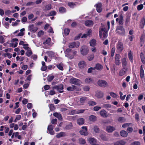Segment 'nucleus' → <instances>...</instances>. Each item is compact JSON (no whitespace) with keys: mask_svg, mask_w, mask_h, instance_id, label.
<instances>
[{"mask_svg":"<svg viewBox=\"0 0 145 145\" xmlns=\"http://www.w3.org/2000/svg\"><path fill=\"white\" fill-rule=\"evenodd\" d=\"M59 12L61 13L65 12L66 10V9L63 7H61L59 9Z\"/></svg>","mask_w":145,"mask_h":145,"instance_id":"obj_42","label":"nucleus"},{"mask_svg":"<svg viewBox=\"0 0 145 145\" xmlns=\"http://www.w3.org/2000/svg\"><path fill=\"white\" fill-rule=\"evenodd\" d=\"M100 137L101 139L103 140L107 141L109 140L108 138V137H106L104 134H101L100 135Z\"/></svg>","mask_w":145,"mask_h":145,"instance_id":"obj_26","label":"nucleus"},{"mask_svg":"<svg viewBox=\"0 0 145 145\" xmlns=\"http://www.w3.org/2000/svg\"><path fill=\"white\" fill-rule=\"evenodd\" d=\"M95 69V68L94 67H90L89 68L88 70V73H91L92 72V70H94Z\"/></svg>","mask_w":145,"mask_h":145,"instance_id":"obj_60","label":"nucleus"},{"mask_svg":"<svg viewBox=\"0 0 145 145\" xmlns=\"http://www.w3.org/2000/svg\"><path fill=\"white\" fill-rule=\"evenodd\" d=\"M96 41L95 40L93 39L90 41V44L91 46L94 47L96 44Z\"/></svg>","mask_w":145,"mask_h":145,"instance_id":"obj_34","label":"nucleus"},{"mask_svg":"<svg viewBox=\"0 0 145 145\" xmlns=\"http://www.w3.org/2000/svg\"><path fill=\"white\" fill-rule=\"evenodd\" d=\"M32 54V51L31 50V49H29L27 50V51L25 53V54L28 57L30 56Z\"/></svg>","mask_w":145,"mask_h":145,"instance_id":"obj_39","label":"nucleus"},{"mask_svg":"<svg viewBox=\"0 0 145 145\" xmlns=\"http://www.w3.org/2000/svg\"><path fill=\"white\" fill-rule=\"evenodd\" d=\"M56 14V12L52 11H51L50 12H49L48 14H47L45 15L46 16H55Z\"/></svg>","mask_w":145,"mask_h":145,"instance_id":"obj_36","label":"nucleus"},{"mask_svg":"<svg viewBox=\"0 0 145 145\" xmlns=\"http://www.w3.org/2000/svg\"><path fill=\"white\" fill-rule=\"evenodd\" d=\"M140 76L141 78H143L144 76V71H140Z\"/></svg>","mask_w":145,"mask_h":145,"instance_id":"obj_63","label":"nucleus"},{"mask_svg":"<svg viewBox=\"0 0 145 145\" xmlns=\"http://www.w3.org/2000/svg\"><path fill=\"white\" fill-rule=\"evenodd\" d=\"M65 134L64 132H61L57 134L56 135V137L57 138H59L63 137H65Z\"/></svg>","mask_w":145,"mask_h":145,"instance_id":"obj_32","label":"nucleus"},{"mask_svg":"<svg viewBox=\"0 0 145 145\" xmlns=\"http://www.w3.org/2000/svg\"><path fill=\"white\" fill-rule=\"evenodd\" d=\"M130 21V16H127L125 22V25H127L129 24Z\"/></svg>","mask_w":145,"mask_h":145,"instance_id":"obj_40","label":"nucleus"},{"mask_svg":"<svg viewBox=\"0 0 145 145\" xmlns=\"http://www.w3.org/2000/svg\"><path fill=\"white\" fill-rule=\"evenodd\" d=\"M54 77L53 76H48L47 80L48 82L51 81L54 79Z\"/></svg>","mask_w":145,"mask_h":145,"instance_id":"obj_47","label":"nucleus"},{"mask_svg":"<svg viewBox=\"0 0 145 145\" xmlns=\"http://www.w3.org/2000/svg\"><path fill=\"white\" fill-rule=\"evenodd\" d=\"M72 50L68 48L65 51V55H68L69 54L72 53Z\"/></svg>","mask_w":145,"mask_h":145,"instance_id":"obj_49","label":"nucleus"},{"mask_svg":"<svg viewBox=\"0 0 145 145\" xmlns=\"http://www.w3.org/2000/svg\"><path fill=\"white\" fill-rule=\"evenodd\" d=\"M52 88L53 89H56L57 90L59 89L62 90L63 89V86L62 84H60L53 87Z\"/></svg>","mask_w":145,"mask_h":145,"instance_id":"obj_25","label":"nucleus"},{"mask_svg":"<svg viewBox=\"0 0 145 145\" xmlns=\"http://www.w3.org/2000/svg\"><path fill=\"white\" fill-rule=\"evenodd\" d=\"M85 82L87 84H89L93 81V80L92 78L88 77L85 79Z\"/></svg>","mask_w":145,"mask_h":145,"instance_id":"obj_30","label":"nucleus"},{"mask_svg":"<svg viewBox=\"0 0 145 145\" xmlns=\"http://www.w3.org/2000/svg\"><path fill=\"white\" fill-rule=\"evenodd\" d=\"M86 65V63L84 61H80L78 64L79 67L81 69H83L85 67Z\"/></svg>","mask_w":145,"mask_h":145,"instance_id":"obj_12","label":"nucleus"},{"mask_svg":"<svg viewBox=\"0 0 145 145\" xmlns=\"http://www.w3.org/2000/svg\"><path fill=\"white\" fill-rule=\"evenodd\" d=\"M81 128L82 129L80 131V134L82 135L87 136L88 134L87 128L85 126H83Z\"/></svg>","mask_w":145,"mask_h":145,"instance_id":"obj_5","label":"nucleus"},{"mask_svg":"<svg viewBox=\"0 0 145 145\" xmlns=\"http://www.w3.org/2000/svg\"><path fill=\"white\" fill-rule=\"evenodd\" d=\"M106 130L108 133H111L115 130V128L110 126H108L106 127Z\"/></svg>","mask_w":145,"mask_h":145,"instance_id":"obj_21","label":"nucleus"},{"mask_svg":"<svg viewBox=\"0 0 145 145\" xmlns=\"http://www.w3.org/2000/svg\"><path fill=\"white\" fill-rule=\"evenodd\" d=\"M96 117L93 115H91L89 116V120L93 122L95 121L96 120Z\"/></svg>","mask_w":145,"mask_h":145,"instance_id":"obj_35","label":"nucleus"},{"mask_svg":"<svg viewBox=\"0 0 145 145\" xmlns=\"http://www.w3.org/2000/svg\"><path fill=\"white\" fill-rule=\"evenodd\" d=\"M95 96L98 98H101L103 97V93L101 91L98 90L96 92Z\"/></svg>","mask_w":145,"mask_h":145,"instance_id":"obj_15","label":"nucleus"},{"mask_svg":"<svg viewBox=\"0 0 145 145\" xmlns=\"http://www.w3.org/2000/svg\"><path fill=\"white\" fill-rule=\"evenodd\" d=\"M131 145H140V143L138 141H135L132 143Z\"/></svg>","mask_w":145,"mask_h":145,"instance_id":"obj_59","label":"nucleus"},{"mask_svg":"<svg viewBox=\"0 0 145 145\" xmlns=\"http://www.w3.org/2000/svg\"><path fill=\"white\" fill-rule=\"evenodd\" d=\"M125 143L126 142L125 141L120 140L114 142V145H125Z\"/></svg>","mask_w":145,"mask_h":145,"instance_id":"obj_14","label":"nucleus"},{"mask_svg":"<svg viewBox=\"0 0 145 145\" xmlns=\"http://www.w3.org/2000/svg\"><path fill=\"white\" fill-rule=\"evenodd\" d=\"M120 56L119 54H116V55L115 57V63L117 65H119L121 63L120 60Z\"/></svg>","mask_w":145,"mask_h":145,"instance_id":"obj_11","label":"nucleus"},{"mask_svg":"<svg viewBox=\"0 0 145 145\" xmlns=\"http://www.w3.org/2000/svg\"><path fill=\"white\" fill-rule=\"evenodd\" d=\"M94 131L96 133H98L99 132V129L98 127L97 126H94L93 127Z\"/></svg>","mask_w":145,"mask_h":145,"instance_id":"obj_45","label":"nucleus"},{"mask_svg":"<svg viewBox=\"0 0 145 145\" xmlns=\"http://www.w3.org/2000/svg\"><path fill=\"white\" fill-rule=\"evenodd\" d=\"M80 51L82 55L85 56L88 53L89 50L87 46H84L81 47Z\"/></svg>","mask_w":145,"mask_h":145,"instance_id":"obj_3","label":"nucleus"},{"mask_svg":"<svg viewBox=\"0 0 145 145\" xmlns=\"http://www.w3.org/2000/svg\"><path fill=\"white\" fill-rule=\"evenodd\" d=\"M56 66L57 68L60 70H63V65L61 64H59V65H57Z\"/></svg>","mask_w":145,"mask_h":145,"instance_id":"obj_48","label":"nucleus"},{"mask_svg":"<svg viewBox=\"0 0 145 145\" xmlns=\"http://www.w3.org/2000/svg\"><path fill=\"white\" fill-rule=\"evenodd\" d=\"M67 90L69 91H80L81 90L80 88L77 87L75 86L72 85L67 88Z\"/></svg>","mask_w":145,"mask_h":145,"instance_id":"obj_7","label":"nucleus"},{"mask_svg":"<svg viewBox=\"0 0 145 145\" xmlns=\"http://www.w3.org/2000/svg\"><path fill=\"white\" fill-rule=\"evenodd\" d=\"M83 89L85 91H88L89 90V88L88 86H85L83 87Z\"/></svg>","mask_w":145,"mask_h":145,"instance_id":"obj_55","label":"nucleus"},{"mask_svg":"<svg viewBox=\"0 0 145 145\" xmlns=\"http://www.w3.org/2000/svg\"><path fill=\"white\" fill-rule=\"evenodd\" d=\"M94 68L99 71H101L103 69V66L99 64H96L95 67Z\"/></svg>","mask_w":145,"mask_h":145,"instance_id":"obj_31","label":"nucleus"},{"mask_svg":"<svg viewBox=\"0 0 145 145\" xmlns=\"http://www.w3.org/2000/svg\"><path fill=\"white\" fill-rule=\"evenodd\" d=\"M70 30L68 29H65L64 30V33L66 35H68L69 32Z\"/></svg>","mask_w":145,"mask_h":145,"instance_id":"obj_56","label":"nucleus"},{"mask_svg":"<svg viewBox=\"0 0 145 145\" xmlns=\"http://www.w3.org/2000/svg\"><path fill=\"white\" fill-rule=\"evenodd\" d=\"M128 57L129 59V60L131 61H133V56H132V54L131 53V51H130L128 54Z\"/></svg>","mask_w":145,"mask_h":145,"instance_id":"obj_44","label":"nucleus"},{"mask_svg":"<svg viewBox=\"0 0 145 145\" xmlns=\"http://www.w3.org/2000/svg\"><path fill=\"white\" fill-rule=\"evenodd\" d=\"M51 41V39L49 38L46 39V40L43 42V44H46L49 43Z\"/></svg>","mask_w":145,"mask_h":145,"instance_id":"obj_50","label":"nucleus"},{"mask_svg":"<svg viewBox=\"0 0 145 145\" xmlns=\"http://www.w3.org/2000/svg\"><path fill=\"white\" fill-rule=\"evenodd\" d=\"M128 68L127 67H123L120 70L119 72V75L121 76L125 74L126 72L128 71Z\"/></svg>","mask_w":145,"mask_h":145,"instance_id":"obj_10","label":"nucleus"},{"mask_svg":"<svg viewBox=\"0 0 145 145\" xmlns=\"http://www.w3.org/2000/svg\"><path fill=\"white\" fill-rule=\"evenodd\" d=\"M72 125L71 123L70 124L67 125L65 127L66 129H69L72 128Z\"/></svg>","mask_w":145,"mask_h":145,"instance_id":"obj_52","label":"nucleus"},{"mask_svg":"<svg viewBox=\"0 0 145 145\" xmlns=\"http://www.w3.org/2000/svg\"><path fill=\"white\" fill-rule=\"evenodd\" d=\"M87 97H82L80 99V105H83L86 101Z\"/></svg>","mask_w":145,"mask_h":145,"instance_id":"obj_19","label":"nucleus"},{"mask_svg":"<svg viewBox=\"0 0 145 145\" xmlns=\"http://www.w3.org/2000/svg\"><path fill=\"white\" fill-rule=\"evenodd\" d=\"M4 37L5 36L2 35L0 36V43L3 44L5 42V39L4 38Z\"/></svg>","mask_w":145,"mask_h":145,"instance_id":"obj_46","label":"nucleus"},{"mask_svg":"<svg viewBox=\"0 0 145 145\" xmlns=\"http://www.w3.org/2000/svg\"><path fill=\"white\" fill-rule=\"evenodd\" d=\"M53 115L54 116L57 118L59 120H62V117L60 113L55 112L53 113Z\"/></svg>","mask_w":145,"mask_h":145,"instance_id":"obj_20","label":"nucleus"},{"mask_svg":"<svg viewBox=\"0 0 145 145\" xmlns=\"http://www.w3.org/2000/svg\"><path fill=\"white\" fill-rule=\"evenodd\" d=\"M53 129V127L52 125H50L48 126L47 129L49 132V133L51 135H53L54 134V131Z\"/></svg>","mask_w":145,"mask_h":145,"instance_id":"obj_17","label":"nucleus"},{"mask_svg":"<svg viewBox=\"0 0 145 145\" xmlns=\"http://www.w3.org/2000/svg\"><path fill=\"white\" fill-rule=\"evenodd\" d=\"M52 124H56L57 123V119H53L51 121Z\"/></svg>","mask_w":145,"mask_h":145,"instance_id":"obj_62","label":"nucleus"},{"mask_svg":"<svg viewBox=\"0 0 145 145\" xmlns=\"http://www.w3.org/2000/svg\"><path fill=\"white\" fill-rule=\"evenodd\" d=\"M88 104L89 106H94L96 104V103L92 101H90L88 102Z\"/></svg>","mask_w":145,"mask_h":145,"instance_id":"obj_43","label":"nucleus"},{"mask_svg":"<svg viewBox=\"0 0 145 145\" xmlns=\"http://www.w3.org/2000/svg\"><path fill=\"white\" fill-rule=\"evenodd\" d=\"M72 54H68V55H65V56L69 58L70 59H72L74 58V56L72 55Z\"/></svg>","mask_w":145,"mask_h":145,"instance_id":"obj_54","label":"nucleus"},{"mask_svg":"<svg viewBox=\"0 0 145 145\" xmlns=\"http://www.w3.org/2000/svg\"><path fill=\"white\" fill-rule=\"evenodd\" d=\"M101 107L100 106H95L93 108V110L95 111H97L101 109Z\"/></svg>","mask_w":145,"mask_h":145,"instance_id":"obj_51","label":"nucleus"},{"mask_svg":"<svg viewBox=\"0 0 145 145\" xmlns=\"http://www.w3.org/2000/svg\"><path fill=\"white\" fill-rule=\"evenodd\" d=\"M115 48H113L111 50V56L113 57L115 52Z\"/></svg>","mask_w":145,"mask_h":145,"instance_id":"obj_58","label":"nucleus"},{"mask_svg":"<svg viewBox=\"0 0 145 145\" xmlns=\"http://www.w3.org/2000/svg\"><path fill=\"white\" fill-rule=\"evenodd\" d=\"M99 113L101 116L103 117H106L108 116L107 113L104 110H101Z\"/></svg>","mask_w":145,"mask_h":145,"instance_id":"obj_23","label":"nucleus"},{"mask_svg":"<svg viewBox=\"0 0 145 145\" xmlns=\"http://www.w3.org/2000/svg\"><path fill=\"white\" fill-rule=\"evenodd\" d=\"M121 61L122 67H127L126 66L127 64V63L126 58L125 57L121 59Z\"/></svg>","mask_w":145,"mask_h":145,"instance_id":"obj_22","label":"nucleus"},{"mask_svg":"<svg viewBox=\"0 0 145 145\" xmlns=\"http://www.w3.org/2000/svg\"><path fill=\"white\" fill-rule=\"evenodd\" d=\"M85 25L87 26L90 27L92 26L93 25V22L90 20H88L85 22Z\"/></svg>","mask_w":145,"mask_h":145,"instance_id":"obj_16","label":"nucleus"},{"mask_svg":"<svg viewBox=\"0 0 145 145\" xmlns=\"http://www.w3.org/2000/svg\"><path fill=\"white\" fill-rule=\"evenodd\" d=\"M116 48L118 52H121L123 49V43L120 42H118L117 43Z\"/></svg>","mask_w":145,"mask_h":145,"instance_id":"obj_8","label":"nucleus"},{"mask_svg":"<svg viewBox=\"0 0 145 145\" xmlns=\"http://www.w3.org/2000/svg\"><path fill=\"white\" fill-rule=\"evenodd\" d=\"M101 27L99 29V34L100 38H106L108 36L107 32L108 30L106 29L104 25L102 24H101Z\"/></svg>","mask_w":145,"mask_h":145,"instance_id":"obj_1","label":"nucleus"},{"mask_svg":"<svg viewBox=\"0 0 145 145\" xmlns=\"http://www.w3.org/2000/svg\"><path fill=\"white\" fill-rule=\"evenodd\" d=\"M117 32L119 34L124 36L125 33V30L124 28L122 26L118 27L116 29Z\"/></svg>","mask_w":145,"mask_h":145,"instance_id":"obj_6","label":"nucleus"},{"mask_svg":"<svg viewBox=\"0 0 145 145\" xmlns=\"http://www.w3.org/2000/svg\"><path fill=\"white\" fill-rule=\"evenodd\" d=\"M52 8L51 5L50 4H49L46 5L45 6L44 8V11L48 10H50Z\"/></svg>","mask_w":145,"mask_h":145,"instance_id":"obj_37","label":"nucleus"},{"mask_svg":"<svg viewBox=\"0 0 145 145\" xmlns=\"http://www.w3.org/2000/svg\"><path fill=\"white\" fill-rule=\"evenodd\" d=\"M78 143L80 144L84 145L86 143L85 140L82 138H80L78 140Z\"/></svg>","mask_w":145,"mask_h":145,"instance_id":"obj_33","label":"nucleus"},{"mask_svg":"<svg viewBox=\"0 0 145 145\" xmlns=\"http://www.w3.org/2000/svg\"><path fill=\"white\" fill-rule=\"evenodd\" d=\"M79 45V42H73L70 43L69 44V46L70 48H72L74 47L78 48Z\"/></svg>","mask_w":145,"mask_h":145,"instance_id":"obj_9","label":"nucleus"},{"mask_svg":"<svg viewBox=\"0 0 145 145\" xmlns=\"http://www.w3.org/2000/svg\"><path fill=\"white\" fill-rule=\"evenodd\" d=\"M88 141L91 144V145H92L96 143V142L95 139L94 138H89L88 139Z\"/></svg>","mask_w":145,"mask_h":145,"instance_id":"obj_28","label":"nucleus"},{"mask_svg":"<svg viewBox=\"0 0 145 145\" xmlns=\"http://www.w3.org/2000/svg\"><path fill=\"white\" fill-rule=\"evenodd\" d=\"M126 121L125 119L123 117H120L118 119V121L120 123H123Z\"/></svg>","mask_w":145,"mask_h":145,"instance_id":"obj_41","label":"nucleus"},{"mask_svg":"<svg viewBox=\"0 0 145 145\" xmlns=\"http://www.w3.org/2000/svg\"><path fill=\"white\" fill-rule=\"evenodd\" d=\"M97 83L99 86L102 88H105L108 86L107 82L104 80H99L97 81Z\"/></svg>","mask_w":145,"mask_h":145,"instance_id":"obj_4","label":"nucleus"},{"mask_svg":"<svg viewBox=\"0 0 145 145\" xmlns=\"http://www.w3.org/2000/svg\"><path fill=\"white\" fill-rule=\"evenodd\" d=\"M120 135L123 137H126L128 135V133L126 131L122 130L121 131L120 133Z\"/></svg>","mask_w":145,"mask_h":145,"instance_id":"obj_29","label":"nucleus"},{"mask_svg":"<svg viewBox=\"0 0 145 145\" xmlns=\"http://www.w3.org/2000/svg\"><path fill=\"white\" fill-rule=\"evenodd\" d=\"M96 10L97 12H100L102 10V8H101V4L99 3L96 4L95 5Z\"/></svg>","mask_w":145,"mask_h":145,"instance_id":"obj_18","label":"nucleus"},{"mask_svg":"<svg viewBox=\"0 0 145 145\" xmlns=\"http://www.w3.org/2000/svg\"><path fill=\"white\" fill-rule=\"evenodd\" d=\"M69 82L71 84L78 86H80L81 84V82L80 80L74 77L70 79Z\"/></svg>","mask_w":145,"mask_h":145,"instance_id":"obj_2","label":"nucleus"},{"mask_svg":"<svg viewBox=\"0 0 145 145\" xmlns=\"http://www.w3.org/2000/svg\"><path fill=\"white\" fill-rule=\"evenodd\" d=\"M103 106L104 108L107 109L110 108L111 106L110 104H104L103 105Z\"/></svg>","mask_w":145,"mask_h":145,"instance_id":"obj_53","label":"nucleus"},{"mask_svg":"<svg viewBox=\"0 0 145 145\" xmlns=\"http://www.w3.org/2000/svg\"><path fill=\"white\" fill-rule=\"evenodd\" d=\"M143 8V6L142 4H140L138 5L137 6V10H142Z\"/></svg>","mask_w":145,"mask_h":145,"instance_id":"obj_57","label":"nucleus"},{"mask_svg":"<svg viewBox=\"0 0 145 145\" xmlns=\"http://www.w3.org/2000/svg\"><path fill=\"white\" fill-rule=\"evenodd\" d=\"M110 95L114 98H116L117 97V95L114 92H111L110 93Z\"/></svg>","mask_w":145,"mask_h":145,"instance_id":"obj_64","label":"nucleus"},{"mask_svg":"<svg viewBox=\"0 0 145 145\" xmlns=\"http://www.w3.org/2000/svg\"><path fill=\"white\" fill-rule=\"evenodd\" d=\"M30 31L34 33L36 32L38 29V28L34 27V25H31L29 26Z\"/></svg>","mask_w":145,"mask_h":145,"instance_id":"obj_13","label":"nucleus"},{"mask_svg":"<svg viewBox=\"0 0 145 145\" xmlns=\"http://www.w3.org/2000/svg\"><path fill=\"white\" fill-rule=\"evenodd\" d=\"M49 108L51 110H54L55 109V108L54 107V105L52 104H51L50 105Z\"/></svg>","mask_w":145,"mask_h":145,"instance_id":"obj_61","label":"nucleus"},{"mask_svg":"<svg viewBox=\"0 0 145 145\" xmlns=\"http://www.w3.org/2000/svg\"><path fill=\"white\" fill-rule=\"evenodd\" d=\"M77 122L79 125H83L84 123V120L82 118H79L77 120Z\"/></svg>","mask_w":145,"mask_h":145,"instance_id":"obj_27","label":"nucleus"},{"mask_svg":"<svg viewBox=\"0 0 145 145\" xmlns=\"http://www.w3.org/2000/svg\"><path fill=\"white\" fill-rule=\"evenodd\" d=\"M145 24V19L143 18L141 20L140 26L142 28H143Z\"/></svg>","mask_w":145,"mask_h":145,"instance_id":"obj_38","label":"nucleus"},{"mask_svg":"<svg viewBox=\"0 0 145 145\" xmlns=\"http://www.w3.org/2000/svg\"><path fill=\"white\" fill-rule=\"evenodd\" d=\"M46 53L49 57L52 58L55 57V53L52 51H47L46 52Z\"/></svg>","mask_w":145,"mask_h":145,"instance_id":"obj_24","label":"nucleus"}]
</instances>
